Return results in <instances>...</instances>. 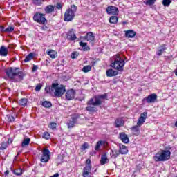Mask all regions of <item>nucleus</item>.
<instances>
[{
  "mask_svg": "<svg viewBox=\"0 0 177 177\" xmlns=\"http://www.w3.org/2000/svg\"><path fill=\"white\" fill-rule=\"evenodd\" d=\"M19 68L8 67L6 69V75L12 81V82H21L26 77V73L19 71Z\"/></svg>",
  "mask_w": 177,
  "mask_h": 177,
  "instance_id": "obj_1",
  "label": "nucleus"
},
{
  "mask_svg": "<svg viewBox=\"0 0 177 177\" xmlns=\"http://www.w3.org/2000/svg\"><path fill=\"white\" fill-rule=\"evenodd\" d=\"M106 98L107 93L102 94L98 96H95L93 98H91L86 103V111H88L89 113H96V111H97V108H96L95 106H100L102 104L101 99Z\"/></svg>",
  "mask_w": 177,
  "mask_h": 177,
  "instance_id": "obj_2",
  "label": "nucleus"
},
{
  "mask_svg": "<svg viewBox=\"0 0 177 177\" xmlns=\"http://www.w3.org/2000/svg\"><path fill=\"white\" fill-rule=\"evenodd\" d=\"M171 154L169 149H161L155 154L153 160L156 162L168 161L171 160Z\"/></svg>",
  "mask_w": 177,
  "mask_h": 177,
  "instance_id": "obj_3",
  "label": "nucleus"
},
{
  "mask_svg": "<svg viewBox=\"0 0 177 177\" xmlns=\"http://www.w3.org/2000/svg\"><path fill=\"white\" fill-rule=\"evenodd\" d=\"M114 62L111 64V67L118 71H124V66H125V61L121 58L119 54L114 56Z\"/></svg>",
  "mask_w": 177,
  "mask_h": 177,
  "instance_id": "obj_4",
  "label": "nucleus"
},
{
  "mask_svg": "<svg viewBox=\"0 0 177 177\" xmlns=\"http://www.w3.org/2000/svg\"><path fill=\"white\" fill-rule=\"evenodd\" d=\"M78 8L75 5H71V8H68L64 15V21H73L74 17H75V12H77Z\"/></svg>",
  "mask_w": 177,
  "mask_h": 177,
  "instance_id": "obj_5",
  "label": "nucleus"
},
{
  "mask_svg": "<svg viewBox=\"0 0 177 177\" xmlns=\"http://www.w3.org/2000/svg\"><path fill=\"white\" fill-rule=\"evenodd\" d=\"M46 14L45 13L37 12L33 15V20L35 21V23H38V24L46 26V24H48V19H46Z\"/></svg>",
  "mask_w": 177,
  "mask_h": 177,
  "instance_id": "obj_6",
  "label": "nucleus"
},
{
  "mask_svg": "<svg viewBox=\"0 0 177 177\" xmlns=\"http://www.w3.org/2000/svg\"><path fill=\"white\" fill-rule=\"evenodd\" d=\"M55 84L57 85L54 88L55 96L57 97H62L66 93V86L63 84L59 86V83H55Z\"/></svg>",
  "mask_w": 177,
  "mask_h": 177,
  "instance_id": "obj_7",
  "label": "nucleus"
},
{
  "mask_svg": "<svg viewBox=\"0 0 177 177\" xmlns=\"http://www.w3.org/2000/svg\"><path fill=\"white\" fill-rule=\"evenodd\" d=\"M49 160H50V151L49 149L45 148L42 151V155L40 159L41 162H49Z\"/></svg>",
  "mask_w": 177,
  "mask_h": 177,
  "instance_id": "obj_8",
  "label": "nucleus"
},
{
  "mask_svg": "<svg viewBox=\"0 0 177 177\" xmlns=\"http://www.w3.org/2000/svg\"><path fill=\"white\" fill-rule=\"evenodd\" d=\"M80 120V115L79 114H75L71 116V119L67 122V127L68 129L74 128L75 127V124H77V122Z\"/></svg>",
  "mask_w": 177,
  "mask_h": 177,
  "instance_id": "obj_9",
  "label": "nucleus"
},
{
  "mask_svg": "<svg viewBox=\"0 0 177 177\" xmlns=\"http://www.w3.org/2000/svg\"><path fill=\"white\" fill-rule=\"evenodd\" d=\"M156 102H157V94L156 93H152L142 99V102L148 103V104L156 103Z\"/></svg>",
  "mask_w": 177,
  "mask_h": 177,
  "instance_id": "obj_10",
  "label": "nucleus"
},
{
  "mask_svg": "<svg viewBox=\"0 0 177 177\" xmlns=\"http://www.w3.org/2000/svg\"><path fill=\"white\" fill-rule=\"evenodd\" d=\"M75 95H77V92H75V90L71 88L69 90H67L65 97L66 100H73V99H75Z\"/></svg>",
  "mask_w": 177,
  "mask_h": 177,
  "instance_id": "obj_11",
  "label": "nucleus"
},
{
  "mask_svg": "<svg viewBox=\"0 0 177 177\" xmlns=\"http://www.w3.org/2000/svg\"><path fill=\"white\" fill-rule=\"evenodd\" d=\"M118 8L114 6H109L106 8L107 15H113V16H117L119 13Z\"/></svg>",
  "mask_w": 177,
  "mask_h": 177,
  "instance_id": "obj_12",
  "label": "nucleus"
},
{
  "mask_svg": "<svg viewBox=\"0 0 177 177\" xmlns=\"http://www.w3.org/2000/svg\"><path fill=\"white\" fill-rule=\"evenodd\" d=\"M147 118V112H143L140 114L137 124H138L140 127H142L145 122H146V119Z\"/></svg>",
  "mask_w": 177,
  "mask_h": 177,
  "instance_id": "obj_13",
  "label": "nucleus"
},
{
  "mask_svg": "<svg viewBox=\"0 0 177 177\" xmlns=\"http://www.w3.org/2000/svg\"><path fill=\"white\" fill-rule=\"evenodd\" d=\"M140 127L137 124L130 128L133 136H139L140 135Z\"/></svg>",
  "mask_w": 177,
  "mask_h": 177,
  "instance_id": "obj_14",
  "label": "nucleus"
},
{
  "mask_svg": "<svg viewBox=\"0 0 177 177\" xmlns=\"http://www.w3.org/2000/svg\"><path fill=\"white\" fill-rule=\"evenodd\" d=\"M82 175L83 177H92V169L89 166L84 167L82 170Z\"/></svg>",
  "mask_w": 177,
  "mask_h": 177,
  "instance_id": "obj_15",
  "label": "nucleus"
},
{
  "mask_svg": "<svg viewBox=\"0 0 177 177\" xmlns=\"http://www.w3.org/2000/svg\"><path fill=\"white\" fill-rule=\"evenodd\" d=\"M119 139L122 140V143H129V137H128V135L125 132L119 133Z\"/></svg>",
  "mask_w": 177,
  "mask_h": 177,
  "instance_id": "obj_16",
  "label": "nucleus"
},
{
  "mask_svg": "<svg viewBox=\"0 0 177 177\" xmlns=\"http://www.w3.org/2000/svg\"><path fill=\"white\" fill-rule=\"evenodd\" d=\"M66 38L68 41H75L77 39V35L74 32V29H71L66 34Z\"/></svg>",
  "mask_w": 177,
  "mask_h": 177,
  "instance_id": "obj_17",
  "label": "nucleus"
},
{
  "mask_svg": "<svg viewBox=\"0 0 177 177\" xmlns=\"http://www.w3.org/2000/svg\"><path fill=\"white\" fill-rule=\"evenodd\" d=\"M84 39L93 44V42H95V35H93L92 32H88L86 33V36L84 37Z\"/></svg>",
  "mask_w": 177,
  "mask_h": 177,
  "instance_id": "obj_18",
  "label": "nucleus"
},
{
  "mask_svg": "<svg viewBox=\"0 0 177 177\" xmlns=\"http://www.w3.org/2000/svg\"><path fill=\"white\" fill-rule=\"evenodd\" d=\"M56 86H57V84H55V83H53L51 86H46L45 92L51 95V93L55 92Z\"/></svg>",
  "mask_w": 177,
  "mask_h": 177,
  "instance_id": "obj_19",
  "label": "nucleus"
},
{
  "mask_svg": "<svg viewBox=\"0 0 177 177\" xmlns=\"http://www.w3.org/2000/svg\"><path fill=\"white\" fill-rule=\"evenodd\" d=\"M44 12L46 15H50V13H53L55 12V6L53 5H48L44 8Z\"/></svg>",
  "mask_w": 177,
  "mask_h": 177,
  "instance_id": "obj_20",
  "label": "nucleus"
},
{
  "mask_svg": "<svg viewBox=\"0 0 177 177\" xmlns=\"http://www.w3.org/2000/svg\"><path fill=\"white\" fill-rule=\"evenodd\" d=\"M124 32L126 38H135L136 35V32H135L133 30H128L124 31Z\"/></svg>",
  "mask_w": 177,
  "mask_h": 177,
  "instance_id": "obj_21",
  "label": "nucleus"
},
{
  "mask_svg": "<svg viewBox=\"0 0 177 177\" xmlns=\"http://www.w3.org/2000/svg\"><path fill=\"white\" fill-rule=\"evenodd\" d=\"M119 151L120 153V154H122V156L125 155V154H128V147L120 144L119 145Z\"/></svg>",
  "mask_w": 177,
  "mask_h": 177,
  "instance_id": "obj_22",
  "label": "nucleus"
},
{
  "mask_svg": "<svg viewBox=\"0 0 177 177\" xmlns=\"http://www.w3.org/2000/svg\"><path fill=\"white\" fill-rule=\"evenodd\" d=\"M124 120L122 118H118L115 121V128H120V127H124Z\"/></svg>",
  "mask_w": 177,
  "mask_h": 177,
  "instance_id": "obj_23",
  "label": "nucleus"
},
{
  "mask_svg": "<svg viewBox=\"0 0 177 177\" xmlns=\"http://www.w3.org/2000/svg\"><path fill=\"white\" fill-rule=\"evenodd\" d=\"M46 54L50 56L51 59H56L57 57V52L52 49H48L46 52Z\"/></svg>",
  "mask_w": 177,
  "mask_h": 177,
  "instance_id": "obj_24",
  "label": "nucleus"
},
{
  "mask_svg": "<svg viewBox=\"0 0 177 177\" xmlns=\"http://www.w3.org/2000/svg\"><path fill=\"white\" fill-rule=\"evenodd\" d=\"M160 49L158 50L156 52L157 56H161L165 50H167V45L166 44H162L160 46Z\"/></svg>",
  "mask_w": 177,
  "mask_h": 177,
  "instance_id": "obj_25",
  "label": "nucleus"
},
{
  "mask_svg": "<svg viewBox=\"0 0 177 177\" xmlns=\"http://www.w3.org/2000/svg\"><path fill=\"white\" fill-rule=\"evenodd\" d=\"M8 50L5 47V46H1L0 48V56L6 57L8 56Z\"/></svg>",
  "mask_w": 177,
  "mask_h": 177,
  "instance_id": "obj_26",
  "label": "nucleus"
},
{
  "mask_svg": "<svg viewBox=\"0 0 177 177\" xmlns=\"http://www.w3.org/2000/svg\"><path fill=\"white\" fill-rule=\"evenodd\" d=\"M106 75L108 77H115V75H118V71H114L113 69H109L106 71Z\"/></svg>",
  "mask_w": 177,
  "mask_h": 177,
  "instance_id": "obj_27",
  "label": "nucleus"
},
{
  "mask_svg": "<svg viewBox=\"0 0 177 177\" xmlns=\"http://www.w3.org/2000/svg\"><path fill=\"white\" fill-rule=\"evenodd\" d=\"M109 158H107V153H104L102 156H101V160H100V164L101 165H104V164H107L109 162Z\"/></svg>",
  "mask_w": 177,
  "mask_h": 177,
  "instance_id": "obj_28",
  "label": "nucleus"
},
{
  "mask_svg": "<svg viewBox=\"0 0 177 177\" xmlns=\"http://www.w3.org/2000/svg\"><path fill=\"white\" fill-rule=\"evenodd\" d=\"M79 45H80V46L83 48V50L84 52L86 50H91V48H89V46H88V43H84V42L80 41L79 43Z\"/></svg>",
  "mask_w": 177,
  "mask_h": 177,
  "instance_id": "obj_29",
  "label": "nucleus"
},
{
  "mask_svg": "<svg viewBox=\"0 0 177 177\" xmlns=\"http://www.w3.org/2000/svg\"><path fill=\"white\" fill-rule=\"evenodd\" d=\"M109 23L111 24H117L118 23V16H111L109 18Z\"/></svg>",
  "mask_w": 177,
  "mask_h": 177,
  "instance_id": "obj_30",
  "label": "nucleus"
},
{
  "mask_svg": "<svg viewBox=\"0 0 177 177\" xmlns=\"http://www.w3.org/2000/svg\"><path fill=\"white\" fill-rule=\"evenodd\" d=\"M102 145H106V141L99 140L95 147V151H99V150H100V146H102Z\"/></svg>",
  "mask_w": 177,
  "mask_h": 177,
  "instance_id": "obj_31",
  "label": "nucleus"
},
{
  "mask_svg": "<svg viewBox=\"0 0 177 177\" xmlns=\"http://www.w3.org/2000/svg\"><path fill=\"white\" fill-rule=\"evenodd\" d=\"M30 142H31V138H24L21 145V147H26V146H28V145H30Z\"/></svg>",
  "mask_w": 177,
  "mask_h": 177,
  "instance_id": "obj_32",
  "label": "nucleus"
},
{
  "mask_svg": "<svg viewBox=\"0 0 177 177\" xmlns=\"http://www.w3.org/2000/svg\"><path fill=\"white\" fill-rule=\"evenodd\" d=\"M32 57H34V54L30 53L24 59V63H27L28 62H30V60H32Z\"/></svg>",
  "mask_w": 177,
  "mask_h": 177,
  "instance_id": "obj_33",
  "label": "nucleus"
},
{
  "mask_svg": "<svg viewBox=\"0 0 177 177\" xmlns=\"http://www.w3.org/2000/svg\"><path fill=\"white\" fill-rule=\"evenodd\" d=\"M42 106L46 109H50V107H52V102L49 101H44L42 102Z\"/></svg>",
  "mask_w": 177,
  "mask_h": 177,
  "instance_id": "obj_34",
  "label": "nucleus"
},
{
  "mask_svg": "<svg viewBox=\"0 0 177 177\" xmlns=\"http://www.w3.org/2000/svg\"><path fill=\"white\" fill-rule=\"evenodd\" d=\"M8 147H9V145L6 142H2L0 144V150H6Z\"/></svg>",
  "mask_w": 177,
  "mask_h": 177,
  "instance_id": "obj_35",
  "label": "nucleus"
},
{
  "mask_svg": "<svg viewBox=\"0 0 177 177\" xmlns=\"http://www.w3.org/2000/svg\"><path fill=\"white\" fill-rule=\"evenodd\" d=\"M27 102H28L27 98H21L19 100V105L22 106L23 107H24V106H27Z\"/></svg>",
  "mask_w": 177,
  "mask_h": 177,
  "instance_id": "obj_36",
  "label": "nucleus"
},
{
  "mask_svg": "<svg viewBox=\"0 0 177 177\" xmlns=\"http://www.w3.org/2000/svg\"><path fill=\"white\" fill-rule=\"evenodd\" d=\"M6 119L8 122H15V121L16 120L15 116L12 115H6Z\"/></svg>",
  "mask_w": 177,
  "mask_h": 177,
  "instance_id": "obj_37",
  "label": "nucleus"
},
{
  "mask_svg": "<svg viewBox=\"0 0 177 177\" xmlns=\"http://www.w3.org/2000/svg\"><path fill=\"white\" fill-rule=\"evenodd\" d=\"M48 128H50V129H52L53 131L56 129V128H57V123L55 122H50V124H48Z\"/></svg>",
  "mask_w": 177,
  "mask_h": 177,
  "instance_id": "obj_38",
  "label": "nucleus"
},
{
  "mask_svg": "<svg viewBox=\"0 0 177 177\" xmlns=\"http://www.w3.org/2000/svg\"><path fill=\"white\" fill-rule=\"evenodd\" d=\"M86 149H89V144L88 142H84L82 145L80 149L82 151H85Z\"/></svg>",
  "mask_w": 177,
  "mask_h": 177,
  "instance_id": "obj_39",
  "label": "nucleus"
},
{
  "mask_svg": "<svg viewBox=\"0 0 177 177\" xmlns=\"http://www.w3.org/2000/svg\"><path fill=\"white\" fill-rule=\"evenodd\" d=\"M13 174H15V175H17V176H20V175H23V169H17L15 170H13Z\"/></svg>",
  "mask_w": 177,
  "mask_h": 177,
  "instance_id": "obj_40",
  "label": "nucleus"
},
{
  "mask_svg": "<svg viewBox=\"0 0 177 177\" xmlns=\"http://www.w3.org/2000/svg\"><path fill=\"white\" fill-rule=\"evenodd\" d=\"M91 70H92V66L90 65L85 66L82 68L83 73H89Z\"/></svg>",
  "mask_w": 177,
  "mask_h": 177,
  "instance_id": "obj_41",
  "label": "nucleus"
},
{
  "mask_svg": "<svg viewBox=\"0 0 177 177\" xmlns=\"http://www.w3.org/2000/svg\"><path fill=\"white\" fill-rule=\"evenodd\" d=\"M43 139H46V140H49L50 139V134L48 131H45L42 135Z\"/></svg>",
  "mask_w": 177,
  "mask_h": 177,
  "instance_id": "obj_42",
  "label": "nucleus"
},
{
  "mask_svg": "<svg viewBox=\"0 0 177 177\" xmlns=\"http://www.w3.org/2000/svg\"><path fill=\"white\" fill-rule=\"evenodd\" d=\"M6 32H13L15 31V27L9 26L7 28L5 29Z\"/></svg>",
  "mask_w": 177,
  "mask_h": 177,
  "instance_id": "obj_43",
  "label": "nucleus"
},
{
  "mask_svg": "<svg viewBox=\"0 0 177 177\" xmlns=\"http://www.w3.org/2000/svg\"><path fill=\"white\" fill-rule=\"evenodd\" d=\"M157 0H147L145 3V5H149V6H151V5H154L156 3Z\"/></svg>",
  "mask_w": 177,
  "mask_h": 177,
  "instance_id": "obj_44",
  "label": "nucleus"
},
{
  "mask_svg": "<svg viewBox=\"0 0 177 177\" xmlns=\"http://www.w3.org/2000/svg\"><path fill=\"white\" fill-rule=\"evenodd\" d=\"M171 0H163L162 3L164 6H169L171 5Z\"/></svg>",
  "mask_w": 177,
  "mask_h": 177,
  "instance_id": "obj_45",
  "label": "nucleus"
},
{
  "mask_svg": "<svg viewBox=\"0 0 177 177\" xmlns=\"http://www.w3.org/2000/svg\"><path fill=\"white\" fill-rule=\"evenodd\" d=\"M34 5L39 6L42 3V0H32Z\"/></svg>",
  "mask_w": 177,
  "mask_h": 177,
  "instance_id": "obj_46",
  "label": "nucleus"
},
{
  "mask_svg": "<svg viewBox=\"0 0 177 177\" xmlns=\"http://www.w3.org/2000/svg\"><path fill=\"white\" fill-rule=\"evenodd\" d=\"M85 167H89L91 169H92V162L91 161V159L86 160Z\"/></svg>",
  "mask_w": 177,
  "mask_h": 177,
  "instance_id": "obj_47",
  "label": "nucleus"
},
{
  "mask_svg": "<svg viewBox=\"0 0 177 177\" xmlns=\"http://www.w3.org/2000/svg\"><path fill=\"white\" fill-rule=\"evenodd\" d=\"M78 55H79L78 52H73L71 55V59H77L78 57Z\"/></svg>",
  "mask_w": 177,
  "mask_h": 177,
  "instance_id": "obj_48",
  "label": "nucleus"
},
{
  "mask_svg": "<svg viewBox=\"0 0 177 177\" xmlns=\"http://www.w3.org/2000/svg\"><path fill=\"white\" fill-rule=\"evenodd\" d=\"M99 60L100 59H92V61L91 62L92 67H95V66H96V64H97V62H99Z\"/></svg>",
  "mask_w": 177,
  "mask_h": 177,
  "instance_id": "obj_49",
  "label": "nucleus"
},
{
  "mask_svg": "<svg viewBox=\"0 0 177 177\" xmlns=\"http://www.w3.org/2000/svg\"><path fill=\"white\" fill-rule=\"evenodd\" d=\"M120 154H121V152H120V151H113V156L114 158H117V157H118V156H120Z\"/></svg>",
  "mask_w": 177,
  "mask_h": 177,
  "instance_id": "obj_50",
  "label": "nucleus"
},
{
  "mask_svg": "<svg viewBox=\"0 0 177 177\" xmlns=\"http://www.w3.org/2000/svg\"><path fill=\"white\" fill-rule=\"evenodd\" d=\"M55 8H57V9H63V3L60 2L57 3Z\"/></svg>",
  "mask_w": 177,
  "mask_h": 177,
  "instance_id": "obj_51",
  "label": "nucleus"
},
{
  "mask_svg": "<svg viewBox=\"0 0 177 177\" xmlns=\"http://www.w3.org/2000/svg\"><path fill=\"white\" fill-rule=\"evenodd\" d=\"M42 88V84H37V86H36V87H35V91H41V88Z\"/></svg>",
  "mask_w": 177,
  "mask_h": 177,
  "instance_id": "obj_52",
  "label": "nucleus"
},
{
  "mask_svg": "<svg viewBox=\"0 0 177 177\" xmlns=\"http://www.w3.org/2000/svg\"><path fill=\"white\" fill-rule=\"evenodd\" d=\"M38 70V66L33 65V67L32 68V73H35Z\"/></svg>",
  "mask_w": 177,
  "mask_h": 177,
  "instance_id": "obj_53",
  "label": "nucleus"
},
{
  "mask_svg": "<svg viewBox=\"0 0 177 177\" xmlns=\"http://www.w3.org/2000/svg\"><path fill=\"white\" fill-rule=\"evenodd\" d=\"M41 30L42 31H46L48 30V26H46V25H44L43 26H41Z\"/></svg>",
  "mask_w": 177,
  "mask_h": 177,
  "instance_id": "obj_54",
  "label": "nucleus"
},
{
  "mask_svg": "<svg viewBox=\"0 0 177 177\" xmlns=\"http://www.w3.org/2000/svg\"><path fill=\"white\" fill-rule=\"evenodd\" d=\"M5 30V26H0V32H6Z\"/></svg>",
  "mask_w": 177,
  "mask_h": 177,
  "instance_id": "obj_55",
  "label": "nucleus"
},
{
  "mask_svg": "<svg viewBox=\"0 0 177 177\" xmlns=\"http://www.w3.org/2000/svg\"><path fill=\"white\" fill-rule=\"evenodd\" d=\"M6 142L8 143V146H9V145H11V143L13 142V138H8V142Z\"/></svg>",
  "mask_w": 177,
  "mask_h": 177,
  "instance_id": "obj_56",
  "label": "nucleus"
},
{
  "mask_svg": "<svg viewBox=\"0 0 177 177\" xmlns=\"http://www.w3.org/2000/svg\"><path fill=\"white\" fill-rule=\"evenodd\" d=\"M10 171L9 170H7V171H6L5 172H4V175L6 176H8V175H9V174H10Z\"/></svg>",
  "mask_w": 177,
  "mask_h": 177,
  "instance_id": "obj_57",
  "label": "nucleus"
},
{
  "mask_svg": "<svg viewBox=\"0 0 177 177\" xmlns=\"http://www.w3.org/2000/svg\"><path fill=\"white\" fill-rule=\"evenodd\" d=\"M50 177H59V174L56 173L54 175L51 176Z\"/></svg>",
  "mask_w": 177,
  "mask_h": 177,
  "instance_id": "obj_58",
  "label": "nucleus"
},
{
  "mask_svg": "<svg viewBox=\"0 0 177 177\" xmlns=\"http://www.w3.org/2000/svg\"><path fill=\"white\" fill-rule=\"evenodd\" d=\"M122 26H125V25L128 24V22L127 21H122Z\"/></svg>",
  "mask_w": 177,
  "mask_h": 177,
  "instance_id": "obj_59",
  "label": "nucleus"
},
{
  "mask_svg": "<svg viewBox=\"0 0 177 177\" xmlns=\"http://www.w3.org/2000/svg\"><path fill=\"white\" fill-rule=\"evenodd\" d=\"M136 169H138V171H140V169H142V167H139V165H137Z\"/></svg>",
  "mask_w": 177,
  "mask_h": 177,
  "instance_id": "obj_60",
  "label": "nucleus"
},
{
  "mask_svg": "<svg viewBox=\"0 0 177 177\" xmlns=\"http://www.w3.org/2000/svg\"><path fill=\"white\" fill-rule=\"evenodd\" d=\"M174 73H175V75H176L177 77V68L174 70Z\"/></svg>",
  "mask_w": 177,
  "mask_h": 177,
  "instance_id": "obj_61",
  "label": "nucleus"
},
{
  "mask_svg": "<svg viewBox=\"0 0 177 177\" xmlns=\"http://www.w3.org/2000/svg\"><path fill=\"white\" fill-rule=\"evenodd\" d=\"M113 1H116V0H113Z\"/></svg>",
  "mask_w": 177,
  "mask_h": 177,
  "instance_id": "obj_62",
  "label": "nucleus"
},
{
  "mask_svg": "<svg viewBox=\"0 0 177 177\" xmlns=\"http://www.w3.org/2000/svg\"><path fill=\"white\" fill-rule=\"evenodd\" d=\"M176 177H177V176H176Z\"/></svg>",
  "mask_w": 177,
  "mask_h": 177,
  "instance_id": "obj_63",
  "label": "nucleus"
}]
</instances>
